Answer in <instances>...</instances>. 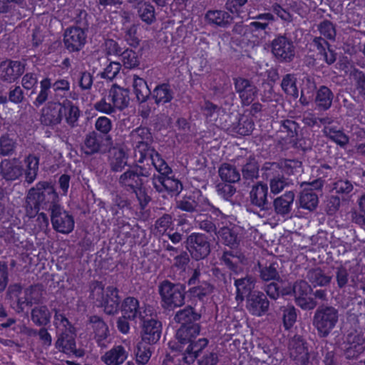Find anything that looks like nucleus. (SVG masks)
Wrapping results in <instances>:
<instances>
[{"instance_id": "obj_1", "label": "nucleus", "mask_w": 365, "mask_h": 365, "mask_svg": "<svg viewBox=\"0 0 365 365\" xmlns=\"http://www.w3.org/2000/svg\"><path fill=\"white\" fill-rule=\"evenodd\" d=\"M90 289V298L96 301L98 307L103 308L106 314L114 315L118 313L121 299L117 287L109 286L105 293L102 282L93 281Z\"/></svg>"}, {"instance_id": "obj_2", "label": "nucleus", "mask_w": 365, "mask_h": 365, "mask_svg": "<svg viewBox=\"0 0 365 365\" xmlns=\"http://www.w3.org/2000/svg\"><path fill=\"white\" fill-rule=\"evenodd\" d=\"M339 310L330 305H321L314 312L312 324L321 339L327 338L339 322Z\"/></svg>"}, {"instance_id": "obj_3", "label": "nucleus", "mask_w": 365, "mask_h": 365, "mask_svg": "<svg viewBox=\"0 0 365 365\" xmlns=\"http://www.w3.org/2000/svg\"><path fill=\"white\" fill-rule=\"evenodd\" d=\"M186 286L185 284L173 283L168 279L162 281L158 285L162 307L173 310L185 304Z\"/></svg>"}, {"instance_id": "obj_4", "label": "nucleus", "mask_w": 365, "mask_h": 365, "mask_svg": "<svg viewBox=\"0 0 365 365\" xmlns=\"http://www.w3.org/2000/svg\"><path fill=\"white\" fill-rule=\"evenodd\" d=\"M29 195L34 197L36 203L40 208L52 210L60 207L58 195L53 186L48 182H39L36 187H32L29 190Z\"/></svg>"}, {"instance_id": "obj_5", "label": "nucleus", "mask_w": 365, "mask_h": 365, "mask_svg": "<svg viewBox=\"0 0 365 365\" xmlns=\"http://www.w3.org/2000/svg\"><path fill=\"white\" fill-rule=\"evenodd\" d=\"M185 243L192 258L197 261L206 258L211 252L210 240L205 234L192 233Z\"/></svg>"}, {"instance_id": "obj_6", "label": "nucleus", "mask_w": 365, "mask_h": 365, "mask_svg": "<svg viewBox=\"0 0 365 365\" xmlns=\"http://www.w3.org/2000/svg\"><path fill=\"white\" fill-rule=\"evenodd\" d=\"M149 175V172L145 168L135 165L129 167L122 173L118 179V182L125 190L132 192L144 184L143 178Z\"/></svg>"}, {"instance_id": "obj_7", "label": "nucleus", "mask_w": 365, "mask_h": 365, "mask_svg": "<svg viewBox=\"0 0 365 365\" xmlns=\"http://www.w3.org/2000/svg\"><path fill=\"white\" fill-rule=\"evenodd\" d=\"M272 197L269 196L268 186L266 183L259 181L252 186L250 192V202L260 212H270L272 211Z\"/></svg>"}, {"instance_id": "obj_8", "label": "nucleus", "mask_w": 365, "mask_h": 365, "mask_svg": "<svg viewBox=\"0 0 365 365\" xmlns=\"http://www.w3.org/2000/svg\"><path fill=\"white\" fill-rule=\"evenodd\" d=\"M288 349L289 357L296 365H307L309 363L308 344L302 336L296 334L290 339Z\"/></svg>"}, {"instance_id": "obj_9", "label": "nucleus", "mask_w": 365, "mask_h": 365, "mask_svg": "<svg viewBox=\"0 0 365 365\" xmlns=\"http://www.w3.org/2000/svg\"><path fill=\"white\" fill-rule=\"evenodd\" d=\"M272 53L280 63H290L295 56L293 42L285 36H279L272 42Z\"/></svg>"}, {"instance_id": "obj_10", "label": "nucleus", "mask_w": 365, "mask_h": 365, "mask_svg": "<svg viewBox=\"0 0 365 365\" xmlns=\"http://www.w3.org/2000/svg\"><path fill=\"white\" fill-rule=\"evenodd\" d=\"M313 289L304 280L297 281L293 284V295L294 296V301L297 306L304 310L314 309L317 305V301L309 297Z\"/></svg>"}, {"instance_id": "obj_11", "label": "nucleus", "mask_w": 365, "mask_h": 365, "mask_svg": "<svg viewBox=\"0 0 365 365\" xmlns=\"http://www.w3.org/2000/svg\"><path fill=\"white\" fill-rule=\"evenodd\" d=\"M233 83L243 106L250 105L257 98L259 90L251 80L237 76L233 78Z\"/></svg>"}, {"instance_id": "obj_12", "label": "nucleus", "mask_w": 365, "mask_h": 365, "mask_svg": "<svg viewBox=\"0 0 365 365\" xmlns=\"http://www.w3.org/2000/svg\"><path fill=\"white\" fill-rule=\"evenodd\" d=\"M103 140L106 142V146L112 145V139L110 135H103L95 130L86 135L82 150L86 155H92L96 153H104Z\"/></svg>"}, {"instance_id": "obj_13", "label": "nucleus", "mask_w": 365, "mask_h": 365, "mask_svg": "<svg viewBox=\"0 0 365 365\" xmlns=\"http://www.w3.org/2000/svg\"><path fill=\"white\" fill-rule=\"evenodd\" d=\"M130 138L135 151L138 152L140 155L148 153V152H153L151 145L153 138L149 128L138 127L130 132Z\"/></svg>"}, {"instance_id": "obj_14", "label": "nucleus", "mask_w": 365, "mask_h": 365, "mask_svg": "<svg viewBox=\"0 0 365 365\" xmlns=\"http://www.w3.org/2000/svg\"><path fill=\"white\" fill-rule=\"evenodd\" d=\"M51 221L53 228L58 232L69 234L73 230L75 225L73 217L61 206L52 210Z\"/></svg>"}, {"instance_id": "obj_15", "label": "nucleus", "mask_w": 365, "mask_h": 365, "mask_svg": "<svg viewBox=\"0 0 365 365\" xmlns=\"http://www.w3.org/2000/svg\"><path fill=\"white\" fill-rule=\"evenodd\" d=\"M344 344V354L347 359H357L365 350V339L356 331L348 334Z\"/></svg>"}, {"instance_id": "obj_16", "label": "nucleus", "mask_w": 365, "mask_h": 365, "mask_svg": "<svg viewBox=\"0 0 365 365\" xmlns=\"http://www.w3.org/2000/svg\"><path fill=\"white\" fill-rule=\"evenodd\" d=\"M269 302L267 295L257 290L253 294L247 296L246 300V309L252 315L261 317L268 312L269 309Z\"/></svg>"}, {"instance_id": "obj_17", "label": "nucleus", "mask_w": 365, "mask_h": 365, "mask_svg": "<svg viewBox=\"0 0 365 365\" xmlns=\"http://www.w3.org/2000/svg\"><path fill=\"white\" fill-rule=\"evenodd\" d=\"M24 72V65L19 61L6 59L0 63V79L4 82H14Z\"/></svg>"}, {"instance_id": "obj_18", "label": "nucleus", "mask_w": 365, "mask_h": 365, "mask_svg": "<svg viewBox=\"0 0 365 365\" xmlns=\"http://www.w3.org/2000/svg\"><path fill=\"white\" fill-rule=\"evenodd\" d=\"M86 41V35L84 30L71 27L67 29L64 33L63 42L65 47L71 52L78 51Z\"/></svg>"}, {"instance_id": "obj_19", "label": "nucleus", "mask_w": 365, "mask_h": 365, "mask_svg": "<svg viewBox=\"0 0 365 365\" xmlns=\"http://www.w3.org/2000/svg\"><path fill=\"white\" fill-rule=\"evenodd\" d=\"M63 106L57 102H48L42 110L41 121L46 125H54L61 123L63 118Z\"/></svg>"}, {"instance_id": "obj_20", "label": "nucleus", "mask_w": 365, "mask_h": 365, "mask_svg": "<svg viewBox=\"0 0 365 365\" xmlns=\"http://www.w3.org/2000/svg\"><path fill=\"white\" fill-rule=\"evenodd\" d=\"M209 341L207 338L195 339L187 344L183 349H180L182 354V360L187 364H192L208 345Z\"/></svg>"}, {"instance_id": "obj_21", "label": "nucleus", "mask_w": 365, "mask_h": 365, "mask_svg": "<svg viewBox=\"0 0 365 365\" xmlns=\"http://www.w3.org/2000/svg\"><path fill=\"white\" fill-rule=\"evenodd\" d=\"M23 170L17 158L4 159L0 163V175L6 181L17 180L22 175Z\"/></svg>"}, {"instance_id": "obj_22", "label": "nucleus", "mask_w": 365, "mask_h": 365, "mask_svg": "<svg viewBox=\"0 0 365 365\" xmlns=\"http://www.w3.org/2000/svg\"><path fill=\"white\" fill-rule=\"evenodd\" d=\"M200 330V324L180 326L175 334V338L178 341L177 349L180 351V349H183L187 344L196 339Z\"/></svg>"}, {"instance_id": "obj_23", "label": "nucleus", "mask_w": 365, "mask_h": 365, "mask_svg": "<svg viewBox=\"0 0 365 365\" xmlns=\"http://www.w3.org/2000/svg\"><path fill=\"white\" fill-rule=\"evenodd\" d=\"M143 320L142 340L148 344H155L160 338L161 322L154 319Z\"/></svg>"}, {"instance_id": "obj_24", "label": "nucleus", "mask_w": 365, "mask_h": 365, "mask_svg": "<svg viewBox=\"0 0 365 365\" xmlns=\"http://www.w3.org/2000/svg\"><path fill=\"white\" fill-rule=\"evenodd\" d=\"M219 240L225 246L231 249H237L241 242L239 228L232 226H224L216 232Z\"/></svg>"}, {"instance_id": "obj_25", "label": "nucleus", "mask_w": 365, "mask_h": 365, "mask_svg": "<svg viewBox=\"0 0 365 365\" xmlns=\"http://www.w3.org/2000/svg\"><path fill=\"white\" fill-rule=\"evenodd\" d=\"M221 260L234 273L238 274L242 270L240 264H246L245 255L237 249L225 251L221 257Z\"/></svg>"}, {"instance_id": "obj_26", "label": "nucleus", "mask_w": 365, "mask_h": 365, "mask_svg": "<svg viewBox=\"0 0 365 365\" xmlns=\"http://www.w3.org/2000/svg\"><path fill=\"white\" fill-rule=\"evenodd\" d=\"M294 197V192L293 191H288L273 200H272V208H274V212L282 217L289 215L292 211Z\"/></svg>"}, {"instance_id": "obj_27", "label": "nucleus", "mask_w": 365, "mask_h": 365, "mask_svg": "<svg viewBox=\"0 0 365 365\" xmlns=\"http://www.w3.org/2000/svg\"><path fill=\"white\" fill-rule=\"evenodd\" d=\"M236 287L235 300L238 304L242 303L245 299H247V296L253 294L255 288V280L250 275L247 274L245 277L235 279L234 282Z\"/></svg>"}, {"instance_id": "obj_28", "label": "nucleus", "mask_w": 365, "mask_h": 365, "mask_svg": "<svg viewBox=\"0 0 365 365\" xmlns=\"http://www.w3.org/2000/svg\"><path fill=\"white\" fill-rule=\"evenodd\" d=\"M259 163L255 157L250 156L246 159L241 168L242 179L245 184L249 185L259 178Z\"/></svg>"}, {"instance_id": "obj_29", "label": "nucleus", "mask_w": 365, "mask_h": 365, "mask_svg": "<svg viewBox=\"0 0 365 365\" xmlns=\"http://www.w3.org/2000/svg\"><path fill=\"white\" fill-rule=\"evenodd\" d=\"M201 314L196 312L194 307L190 305L186 306L184 309L178 311L174 316V321L180 324L181 326L200 324L198 321Z\"/></svg>"}, {"instance_id": "obj_30", "label": "nucleus", "mask_w": 365, "mask_h": 365, "mask_svg": "<svg viewBox=\"0 0 365 365\" xmlns=\"http://www.w3.org/2000/svg\"><path fill=\"white\" fill-rule=\"evenodd\" d=\"M279 170L282 175L293 180L303 173L302 163L296 159H282L279 160Z\"/></svg>"}, {"instance_id": "obj_31", "label": "nucleus", "mask_w": 365, "mask_h": 365, "mask_svg": "<svg viewBox=\"0 0 365 365\" xmlns=\"http://www.w3.org/2000/svg\"><path fill=\"white\" fill-rule=\"evenodd\" d=\"M259 268V278L264 282H269L271 280L281 282L280 277V267L277 262H271L269 264H262L259 262L257 263Z\"/></svg>"}, {"instance_id": "obj_32", "label": "nucleus", "mask_w": 365, "mask_h": 365, "mask_svg": "<svg viewBox=\"0 0 365 365\" xmlns=\"http://www.w3.org/2000/svg\"><path fill=\"white\" fill-rule=\"evenodd\" d=\"M129 90L113 85L109 91L108 98L114 106L120 110L126 108L129 104Z\"/></svg>"}, {"instance_id": "obj_33", "label": "nucleus", "mask_w": 365, "mask_h": 365, "mask_svg": "<svg viewBox=\"0 0 365 365\" xmlns=\"http://www.w3.org/2000/svg\"><path fill=\"white\" fill-rule=\"evenodd\" d=\"M313 42L317 47L318 54L323 56L324 61L328 65H331L336 61L337 53L327 40L322 37H316Z\"/></svg>"}, {"instance_id": "obj_34", "label": "nucleus", "mask_w": 365, "mask_h": 365, "mask_svg": "<svg viewBox=\"0 0 365 365\" xmlns=\"http://www.w3.org/2000/svg\"><path fill=\"white\" fill-rule=\"evenodd\" d=\"M205 19L209 24L224 28L231 24L233 20V17L228 12L222 10H209L206 12Z\"/></svg>"}, {"instance_id": "obj_35", "label": "nucleus", "mask_w": 365, "mask_h": 365, "mask_svg": "<svg viewBox=\"0 0 365 365\" xmlns=\"http://www.w3.org/2000/svg\"><path fill=\"white\" fill-rule=\"evenodd\" d=\"M121 312L129 320H134L137 317L143 319L140 310L139 301L133 297H128L121 304Z\"/></svg>"}, {"instance_id": "obj_36", "label": "nucleus", "mask_w": 365, "mask_h": 365, "mask_svg": "<svg viewBox=\"0 0 365 365\" xmlns=\"http://www.w3.org/2000/svg\"><path fill=\"white\" fill-rule=\"evenodd\" d=\"M333 98L332 91L328 87L322 86L316 91V96L314 100L318 110H327L331 107Z\"/></svg>"}, {"instance_id": "obj_37", "label": "nucleus", "mask_w": 365, "mask_h": 365, "mask_svg": "<svg viewBox=\"0 0 365 365\" xmlns=\"http://www.w3.org/2000/svg\"><path fill=\"white\" fill-rule=\"evenodd\" d=\"M149 158L153 166L161 174H170L172 169L168 165L166 162L160 157V155L153 148V152L149 153H143L138 160L139 163H142L144 160Z\"/></svg>"}, {"instance_id": "obj_38", "label": "nucleus", "mask_w": 365, "mask_h": 365, "mask_svg": "<svg viewBox=\"0 0 365 365\" xmlns=\"http://www.w3.org/2000/svg\"><path fill=\"white\" fill-rule=\"evenodd\" d=\"M307 279L314 287H327L330 284L332 276L326 274L322 268L315 267L308 270Z\"/></svg>"}, {"instance_id": "obj_39", "label": "nucleus", "mask_w": 365, "mask_h": 365, "mask_svg": "<svg viewBox=\"0 0 365 365\" xmlns=\"http://www.w3.org/2000/svg\"><path fill=\"white\" fill-rule=\"evenodd\" d=\"M299 206L309 211L314 210L319 203L318 195L312 188H304L299 195Z\"/></svg>"}, {"instance_id": "obj_40", "label": "nucleus", "mask_w": 365, "mask_h": 365, "mask_svg": "<svg viewBox=\"0 0 365 365\" xmlns=\"http://www.w3.org/2000/svg\"><path fill=\"white\" fill-rule=\"evenodd\" d=\"M56 347L64 353H73L76 356H81L82 354H79L80 350L76 349V341L73 335L62 333L56 341Z\"/></svg>"}, {"instance_id": "obj_41", "label": "nucleus", "mask_w": 365, "mask_h": 365, "mask_svg": "<svg viewBox=\"0 0 365 365\" xmlns=\"http://www.w3.org/2000/svg\"><path fill=\"white\" fill-rule=\"evenodd\" d=\"M133 86L137 101L140 103L146 102L151 96V91L146 81L137 75H134Z\"/></svg>"}, {"instance_id": "obj_42", "label": "nucleus", "mask_w": 365, "mask_h": 365, "mask_svg": "<svg viewBox=\"0 0 365 365\" xmlns=\"http://www.w3.org/2000/svg\"><path fill=\"white\" fill-rule=\"evenodd\" d=\"M89 323L91 324L92 329L95 332L98 343L101 344L108 336V327L103 319L97 315L91 316L89 317Z\"/></svg>"}, {"instance_id": "obj_43", "label": "nucleus", "mask_w": 365, "mask_h": 365, "mask_svg": "<svg viewBox=\"0 0 365 365\" xmlns=\"http://www.w3.org/2000/svg\"><path fill=\"white\" fill-rule=\"evenodd\" d=\"M51 313L46 305L35 307L31 312L32 322L37 326L44 327L51 322Z\"/></svg>"}, {"instance_id": "obj_44", "label": "nucleus", "mask_w": 365, "mask_h": 365, "mask_svg": "<svg viewBox=\"0 0 365 365\" xmlns=\"http://www.w3.org/2000/svg\"><path fill=\"white\" fill-rule=\"evenodd\" d=\"M152 98L157 105L169 103L173 98V92L168 83L157 86L151 93Z\"/></svg>"}, {"instance_id": "obj_45", "label": "nucleus", "mask_w": 365, "mask_h": 365, "mask_svg": "<svg viewBox=\"0 0 365 365\" xmlns=\"http://www.w3.org/2000/svg\"><path fill=\"white\" fill-rule=\"evenodd\" d=\"M219 175L222 181L230 183L237 182L241 175L237 168L229 163H223L219 168Z\"/></svg>"}, {"instance_id": "obj_46", "label": "nucleus", "mask_w": 365, "mask_h": 365, "mask_svg": "<svg viewBox=\"0 0 365 365\" xmlns=\"http://www.w3.org/2000/svg\"><path fill=\"white\" fill-rule=\"evenodd\" d=\"M237 119V122L231 125L232 131L243 136L250 135L254 130L253 120L245 115H239Z\"/></svg>"}, {"instance_id": "obj_47", "label": "nucleus", "mask_w": 365, "mask_h": 365, "mask_svg": "<svg viewBox=\"0 0 365 365\" xmlns=\"http://www.w3.org/2000/svg\"><path fill=\"white\" fill-rule=\"evenodd\" d=\"M127 155L122 148L113 150V156L110 160V169L112 172H121L127 165Z\"/></svg>"}, {"instance_id": "obj_48", "label": "nucleus", "mask_w": 365, "mask_h": 365, "mask_svg": "<svg viewBox=\"0 0 365 365\" xmlns=\"http://www.w3.org/2000/svg\"><path fill=\"white\" fill-rule=\"evenodd\" d=\"M18 143L9 134L6 133L0 137V155L1 156H11L16 153Z\"/></svg>"}, {"instance_id": "obj_49", "label": "nucleus", "mask_w": 365, "mask_h": 365, "mask_svg": "<svg viewBox=\"0 0 365 365\" xmlns=\"http://www.w3.org/2000/svg\"><path fill=\"white\" fill-rule=\"evenodd\" d=\"M62 104L63 106V114L65 115L67 123L71 126L74 127L80 116V110L78 108L68 100L64 101Z\"/></svg>"}, {"instance_id": "obj_50", "label": "nucleus", "mask_w": 365, "mask_h": 365, "mask_svg": "<svg viewBox=\"0 0 365 365\" xmlns=\"http://www.w3.org/2000/svg\"><path fill=\"white\" fill-rule=\"evenodd\" d=\"M43 285L40 284L31 285L24 290V294L27 296V302L30 306L33 304H40L43 303Z\"/></svg>"}, {"instance_id": "obj_51", "label": "nucleus", "mask_w": 365, "mask_h": 365, "mask_svg": "<svg viewBox=\"0 0 365 365\" xmlns=\"http://www.w3.org/2000/svg\"><path fill=\"white\" fill-rule=\"evenodd\" d=\"M126 358L127 355L124 348L122 346H118L106 353L105 362L108 365H119L122 364Z\"/></svg>"}, {"instance_id": "obj_52", "label": "nucleus", "mask_w": 365, "mask_h": 365, "mask_svg": "<svg viewBox=\"0 0 365 365\" xmlns=\"http://www.w3.org/2000/svg\"><path fill=\"white\" fill-rule=\"evenodd\" d=\"M281 87L287 95L294 98L298 97L299 91L297 87V78L294 74H286L282 78Z\"/></svg>"}, {"instance_id": "obj_53", "label": "nucleus", "mask_w": 365, "mask_h": 365, "mask_svg": "<svg viewBox=\"0 0 365 365\" xmlns=\"http://www.w3.org/2000/svg\"><path fill=\"white\" fill-rule=\"evenodd\" d=\"M138 14L140 19L148 25L156 21L155 8L149 2H144L138 8Z\"/></svg>"}, {"instance_id": "obj_54", "label": "nucleus", "mask_w": 365, "mask_h": 365, "mask_svg": "<svg viewBox=\"0 0 365 365\" xmlns=\"http://www.w3.org/2000/svg\"><path fill=\"white\" fill-rule=\"evenodd\" d=\"M323 133L341 147H344L349 143V138L342 130H336L334 128L325 127Z\"/></svg>"}, {"instance_id": "obj_55", "label": "nucleus", "mask_w": 365, "mask_h": 365, "mask_svg": "<svg viewBox=\"0 0 365 365\" xmlns=\"http://www.w3.org/2000/svg\"><path fill=\"white\" fill-rule=\"evenodd\" d=\"M213 291V286L207 282H202L201 284L192 286L190 287L187 292L192 297H196L200 300L208 294H211Z\"/></svg>"}, {"instance_id": "obj_56", "label": "nucleus", "mask_w": 365, "mask_h": 365, "mask_svg": "<svg viewBox=\"0 0 365 365\" xmlns=\"http://www.w3.org/2000/svg\"><path fill=\"white\" fill-rule=\"evenodd\" d=\"M120 56L122 57L123 66L126 68L133 69L140 64L138 55L132 49L127 48L123 51Z\"/></svg>"}, {"instance_id": "obj_57", "label": "nucleus", "mask_w": 365, "mask_h": 365, "mask_svg": "<svg viewBox=\"0 0 365 365\" xmlns=\"http://www.w3.org/2000/svg\"><path fill=\"white\" fill-rule=\"evenodd\" d=\"M169 175H165V192L171 195H178L182 190V184L178 179L170 177Z\"/></svg>"}, {"instance_id": "obj_58", "label": "nucleus", "mask_w": 365, "mask_h": 365, "mask_svg": "<svg viewBox=\"0 0 365 365\" xmlns=\"http://www.w3.org/2000/svg\"><path fill=\"white\" fill-rule=\"evenodd\" d=\"M292 179L286 178L284 175L274 176L270 180L269 186L271 192L273 194H278L286 186L292 183Z\"/></svg>"}, {"instance_id": "obj_59", "label": "nucleus", "mask_w": 365, "mask_h": 365, "mask_svg": "<svg viewBox=\"0 0 365 365\" xmlns=\"http://www.w3.org/2000/svg\"><path fill=\"white\" fill-rule=\"evenodd\" d=\"M297 316L294 306L289 305L283 308V324L285 329H289L294 325Z\"/></svg>"}, {"instance_id": "obj_60", "label": "nucleus", "mask_w": 365, "mask_h": 365, "mask_svg": "<svg viewBox=\"0 0 365 365\" xmlns=\"http://www.w3.org/2000/svg\"><path fill=\"white\" fill-rule=\"evenodd\" d=\"M299 124L293 120L286 119L281 121V130L286 132L289 138H297Z\"/></svg>"}, {"instance_id": "obj_61", "label": "nucleus", "mask_w": 365, "mask_h": 365, "mask_svg": "<svg viewBox=\"0 0 365 365\" xmlns=\"http://www.w3.org/2000/svg\"><path fill=\"white\" fill-rule=\"evenodd\" d=\"M216 190L219 195L223 197L226 200H230V198L236 192V188L231 185L230 183L221 182L217 185Z\"/></svg>"}, {"instance_id": "obj_62", "label": "nucleus", "mask_w": 365, "mask_h": 365, "mask_svg": "<svg viewBox=\"0 0 365 365\" xmlns=\"http://www.w3.org/2000/svg\"><path fill=\"white\" fill-rule=\"evenodd\" d=\"M341 200L337 195H329L326 201L325 211L328 215H334L339 209Z\"/></svg>"}, {"instance_id": "obj_63", "label": "nucleus", "mask_w": 365, "mask_h": 365, "mask_svg": "<svg viewBox=\"0 0 365 365\" xmlns=\"http://www.w3.org/2000/svg\"><path fill=\"white\" fill-rule=\"evenodd\" d=\"M319 30L323 36L329 39H335L336 29L330 21L324 20L319 25Z\"/></svg>"}, {"instance_id": "obj_64", "label": "nucleus", "mask_w": 365, "mask_h": 365, "mask_svg": "<svg viewBox=\"0 0 365 365\" xmlns=\"http://www.w3.org/2000/svg\"><path fill=\"white\" fill-rule=\"evenodd\" d=\"M151 356L149 348L143 346V343H139L135 352L136 362L138 364L145 365L148 363Z\"/></svg>"}]
</instances>
